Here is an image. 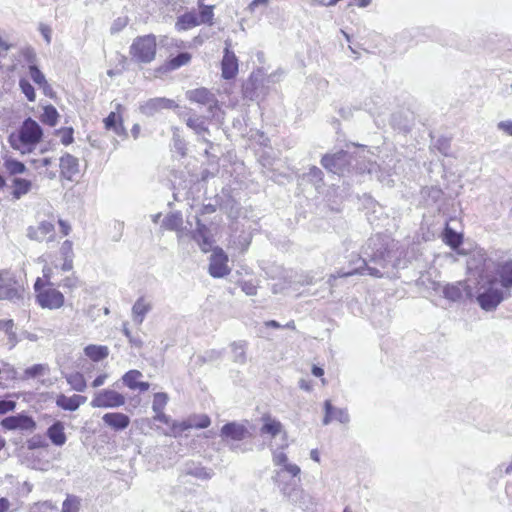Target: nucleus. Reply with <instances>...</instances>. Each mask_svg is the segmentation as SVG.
<instances>
[{
	"label": "nucleus",
	"instance_id": "nucleus-63",
	"mask_svg": "<svg viewBox=\"0 0 512 512\" xmlns=\"http://www.w3.org/2000/svg\"><path fill=\"white\" fill-rule=\"evenodd\" d=\"M73 257L64 258V263L62 264L63 271H70L73 268Z\"/></svg>",
	"mask_w": 512,
	"mask_h": 512
},
{
	"label": "nucleus",
	"instance_id": "nucleus-51",
	"mask_svg": "<svg viewBox=\"0 0 512 512\" xmlns=\"http://www.w3.org/2000/svg\"><path fill=\"white\" fill-rule=\"evenodd\" d=\"M165 226L170 229H177L182 225V216L180 213H173L166 217Z\"/></svg>",
	"mask_w": 512,
	"mask_h": 512
},
{
	"label": "nucleus",
	"instance_id": "nucleus-5",
	"mask_svg": "<svg viewBox=\"0 0 512 512\" xmlns=\"http://www.w3.org/2000/svg\"><path fill=\"white\" fill-rule=\"evenodd\" d=\"M353 160L354 157L352 154L341 150L331 155H324L321 159V164L329 172L344 175L345 172L349 171Z\"/></svg>",
	"mask_w": 512,
	"mask_h": 512
},
{
	"label": "nucleus",
	"instance_id": "nucleus-60",
	"mask_svg": "<svg viewBox=\"0 0 512 512\" xmlns=\"http://www.w3.org/2000/svg\"><path fill=\"white\" fill-rule=\"evenodd\" d=\"M423 194L428 193V195H431L434 199H438L441 195V190L435 187L431 188H424L422 191Z\"/></svg>",
	"mask_w": 512,
	"mask_h": 512
},
{
	"label": "nucleus",
	"instance_id": "nucleus-44",
	"mask_svg": "<svg viewBox=\"0 0 512 512\" xmlns=\"http://www.w3.org/2000/svg\"><path fill=\"white\" fill-rule=\"evenodd\" d=\"M308 180L312 182L316 187L323 181V172L320 168L316 166L310 167L308 173L306 174Z\"/></svg>",
	"mask_w": 512,
	"mask_h": 512
},
{
	"label": "nucleus",
	"instance_id": "nucleus-40",
	"mask_svg": "<svg viewBox=\"0 0 512 512\" xmlns=\"http://www.w3.org/2000/svg\"><path fill=\"white\" fill-rule=\"evenodd\" d=\"M4 166L11 175L23 174L26 171L25 164L16 159H6Z\"/></svg>",
	"mask_w": 512,
	"mask_h": 512
},
{
	"label": "nucleus",
	"instance_id": "nucleus-22",
	"mask_svg": "<svg viewBox=\"0 0 512 512\" xmlns=\"http://www.w3.org/2000/svg\"><path fill=\"white\" fill-rule=\"evenodd\" d=\"M79 162L76 157L71 154H65L60 158V171L62 176L71 180L79 171Z\"/></svg>",
	"mask_w": 512,
	"mask_h": 512
},
{
	"label": "nucleus",
	"instance_id": "nucleus-55",
	"mask_svg": "<svg viewBox=\"0 0 512 512\" xmlns=\"http://www.w3.org/2000/svg\"><path fill=\"white\" fill-rule=\"evenodd\" d=\"M241 289L248 296H254L257 294V286L252 281H245L241 283Z\"/></svg>",
	"mask_w": 512,
	"mask_h": 512
},
{
	"label": "nucleus",
	"instance_id": "nucleus-24",
	"mask_svg": "<svg viewBox=\"0 0 512 512\" xmlns=\"http://www.w3.org/2000/svg\"><path fill=\"white\" fill-rule=\"evenodd\" d=\"M20 299H22V293L18 289L12 287L3 277V273L0 272V300L16 302Z\"/></svg>",
	"mask_w": 512,
	"mask_h": 512
},
{
	"label": "nucleus",
	"instance_id": "nucleus-10",
	"mask_svg": "<svg viewBox=\"0 0 512 512\" xmlns=\"http://www.w3.org/2000/svg\"><path fill=\"white\" fill-rule=\"evenodd\" d=\"M228 257L220 248L213 250L209 263V274L214 278H221L229 274L230 269L227 265Z\"/></svg>",
	"mask_w": 512,
	"mask_h": 512
},
{
	"label": "nucleus",
	"instance_id": "nucleus-30",
	"mask_svg": "<svg viewBox=\"0 0 512 512\" xmlns=\"http://www.w3.org/2000/svg\"><path fill=\"white\" fill-rule=\"evenodd\" d=\"M246 348L245 341H237L231 344L232 360L236 364L243 365L246 362Z\"/></svg>",
	"mask_w": 512,
	"mask_h": 512
},
{
	"label": "nucleus",
	"instance_id": "nucleus-20",
	"mask_svg": "<svg viewBox=\"0 0 512 512\" xmlns=\"http://www.w3.org/2000/svg\"><path fill=\"white\" fill-rule=\"evenodd\" d=\"M87 401V397L74 394L70 397L60 394L56 398V405L66 411H76L82 404Z\"/></svg>",
	"mask_w": 512,
	"mask_h": 512
},
{
	"label": "nucleus",
	"instance_id": "nucleus-11",
	"mask_svg": "<svg viewBox=\"0 0 512 512\" xmlns=\"http://www.w3.org/2000/svg\"><path fill=\"white\" fill-rule=\"evenodd\" d=\"M231 41H225L224 55L221 62L222 77L226 80L233 79L238 73V58L230 49Z\"/></svg>",
	"mask_w": 512,
	"mask_h": 512
},
{
	"label": "nucleus",
	"instance_id": "nucleus-49",
	"mask_svg": "<svg viewBox=\"0 0 512 512\" xmlns=\"http://www.w3.org/2000/svg\"><path fill=\"white\" fill-rule=\"evenodd\" d=\"M173 147L181 156L186 154V143L178 134V129L173 134Z\"/></svg>",
	"mask_w": 512,
	"mask_h": 512
},
{
	"label": "nucleus",
	"instance_id": "nucleus-38",
	"mask_svg": "<svg viewBox=\"0 0 512 512\" xmlns=\"http://www.w3.org/2000/svg\"><path fill=\"white\" fill-rule=\"evenodd\" d=\"M118 122V116L116 114V112H111L105 119H104V124H105V128L110 130H114V132L117 134V135H121L123 134L124 132V128L122 126V123H117Z\"/></svg>",
	"mask_w": 512,
	"mask_h": 512
},
{
	"label": "nucleus",
	"instance_id": "nucleus-58",
	"mask_svg": "<svg viewBox=\"0 0 512 512\" xmlns=\"http://www.w3.org/2000/svg\"><path fill=\"white\" fill-rule=\"evenodd\" d=\"M498 130L502 131L503 133L512 136V121L511 120H505L500 121L497 124Z\"/></svg>",
	"mask_w": 512,
	"mask_h": 512
},
{
	"label": "nucleus",
	"instance_id": "nucleus-8",
	"mask_svg": "<svg viewBox=\"0 0 512 512\" xmlns=\"http://www.w3.org/2000/svg\"><path fill=\"white\" fill-rule=\"evenodd\" d=\"M261 423L262 425L259 432L262 437H267L272 440L278 436H281V439L284 442L287 441V432L283 424L271 414H263L261 417Z\"/></svg>",
	"mask_w": 512,
	"mask_h": 512
},
{
	"label": "nucleus",
	"instance_id": "nucleus-19",
	"mask_svg": "<svg viewBox=\"0 0 512 512\" xmlns=\"http://www.w3.org/2000/svg\"><path fill=\"white\" fill-rule=\"evenodd\" d=\"M103 422L115 431H122L130 424V418L124 413L110 412L102 417Z\"/></svg>",
	"mask_w": 512,
	"mask_h": 512
},
{
	"label": "nucleus",
	"instance_id": "nucleus-23",
	"mask_svg": "<svg viewBox=\"0 0 512 512\" xmlns=\"http://www.w3.org/2000/svg\"><path fill=\"white\" fill-rule=\"evenodd\" d=\"M47 437L50 439V441L58 447L63 446L66 441L67 437L65 434V426L64 423L61 421H55L46 432Z\"/></svg>",
	"mask_w": 512,
	"mask_h": 512
},
{
	"label": "nucleus",
	"instance_id": "nucleus-13",
	"mask_svg": "<svg viewBox=\"0 0 512 512\" xmlns=\"http://www.w3.org/2000/svg\"><path fill=\"white\" fill-rule=\"evenodd\" d=\"M55 226L49 221H42L37 226H30L27 229V237L31 240L42 242L44 240L54 241Z\"/></svg>",
	"mask_w": 512,
	"mask_h": 512
},
{
	"label": "nucleus",
	"instance_id": "nucleus-48",
	"mask_svg": "<svg viewBox=\"0 0 512 512\" xmlns=\"http://www.w3.org/2000/svg\"><path fill=\"white\" fill-rule=\"evenodd\" d=\"M73 128L65 127L57 130V134L60 136L61 143L64 145H69L73 142Z\"/></svg>",
	"mask_w": 512,
	"mask_h": 512
},
{
	"label": "nucleus",
	"instance_id": "nucleus-50",
	"mask_svg": "<svg viewBox=\"0 0 512 512\" xmlns=\"http://www.w3.org/2000/svg\"><path fill=\"white\" fill-rule=\"evenodd\" d=\"M30 512H56V507L50 501L35 503Z\"/></svg>",
	"mask_w": 512,
	"mask_h": 512
},
{
	"label": "nucleus",
	"instance_id": "nucleus-1",
	"mask_svg": "<svg viewBox=\"0 0 512 512\" xmlns=\"http://www.w3.org/2000/svg\"><path fill=\"white\" fill-rule=\"evenodd\" d=\"M483 283L476 297L481 309L490 312L505 299L511 297L512 291V260L498 262L490 271L489 263H485L482 275Z\"/></svg>",
	"mask_w": 512,
	"mask_h": 512
},
{
	"label": "nucleus",
	"instance_id": "nucleus-7",
	"mask_svg": "<svg viewBox=\"0 0 512 512\" xmlns=\"http://www.w3.org/2000/svg\"><path fill=\"white\" fill-rule=\"evenodd\" d=\"M125 401L126 399L121 393L112 389H102L94 394L90 405L93 408L112 409L123 406Z\"/></svg>",
	"mask_w": 512,
	"mask_h": 512
},
{
	"label": "nucleus",
	"instance_id": "nucleus-2",
	"mask_svg": "<svg viewBox=\"0 0 512 512\" xmlns=\"http://www.w3.org/2000/svg\"><path fill=\"white\" fill-rule=\"evenodd\" d=\"M393 241L387 236L375 235L368 239L367 243L363 246L361 257L357 260L359 266H356L349 271H339L337 274H332L328 283L332 286L336 278L348 277L354 274L370 275L373 277H382L383 273L377 268H385L395 258L392 252Z\"/></svg>",
	"mask_w": 512,
	"mask_h": 512
},
{
	"label": "nucleus",
	"instance_id": "nucleus-4",
	"mask_svg": "<svg viewBox=\"0 0 512 512\" xmlns=\"http://www.w3.org/2000/svg\"><path fill=\"white\" fill-rule=\"evenodd\" d=\"M156 36L144 35L134 39L130 46L129 53L136 63H150L156 56Z\"/></svg>",
	"mask_w": 512,
	"mask_h": 512
},
{
	"label": "nucleus",
	"instance_id": "nucleus-43",
	"mask_svg": "<svg viewBox=\"0 0 512 512\" xmlns=\"http://www.w3.org/2000/svg\"><path fill=\"white\" fill-rule=\"evenodd\" d=\"M140 109L147 116L155 115L160 109V100L158 98L150 99Z\"/></svg>",
	"mask_w": 512,
	"mask_h": 512
},
{
	"label": "nucleus",
	"instance_id": "nucleus-16",
	"mask_svg": "<svg viewBox=\"0 0 512 512\" xmlns=\"http://www.w3.org/2000/svg\"><path fill=\"white\" fill-rule=\"evenodd\" d=\"M325 416L323 424L328 425L331 421L336 420L342 424H347L350 421V416L347 409L336 408L331 404L330 400L324 403Z\"/></svg>",
	"mask_w": 512,
	"mask_h": 512
},
{
	"label": "nucleus",
	"instance_id": "nucleus-21",
	"mask_svg": "<svg viewBox=\"0 0 512 512\" xmlns=\"http://www.w3.org/2000/svg\"><path fill=\"white\" fill-rule=\"evenodd\" d=\"M193 238L203 252H208L212 248L213 241L209 235V229L200 220H197V227L193 233Z\"/></svg>",
	"mask_w": 512,
	"mask_h": 512
},
{
	"label": "nucleus",
	"instance_id": "nucleus-57",
	"mask_svg": "<svg viewBox=\"0 0 512 512\" xmlns=\"http://www.w3.org/2000/svg\"><path fill=\"white\" fill-rule=\"evenodd\" d=\"M16 407V403L11 400H0V414L13 411Z\"/></svg>",
	"mask_w": 512,
	"mask_h": 512
},
{
	"label": "nucleus",
	"instance_id": "nucleus-32",
	"mask_svg": "<svg viewBox=\"0 0 512 512\" xmlns=\"http://www.w3.org/2000/svg\"><path fill=\"white\" fill-rule=\"evenodd\" d=\"M65 379L73 390L77 392H84L86 390V380L81 373L74 372L67 374L65 375Z\"/></svg>",
	"mask_w": 512,
	"mask_h": 512
},
{
	"label": "nucleus",
	"instance_id": "nucleus-15",
	"mask_svg": "<svg viewBox=\"0 0 512 512\" xmlns=\"http://www.w3.org/2000/svg\"><path fill=\"white\" fill-rule=\"evenodd\" d=\"M187 97L192 102L207 105L211 113L214 108H217V100L214 94L206 88L190 90L187 92Z\"/></svg>",
	"mask_w": 512,
	"mask_h": 512
},
{
	"label": "nucleus",
	"instance_id": "nucleus-35",
	"mask_svg": "<svg viewBox=\"0 0 512 512\" xmlns=\"http://www.w3.org/2000/svg\"><path fill=\"white\" fill-rule=\"evenodd\" d=\"M199 8H200V12H199V15H198V18H199V25L200 24H207V25H213V18H214V12H213V9H214V6H211V5H204V4H200L199 5Z\"/></svg>",
	"mask_w": 512,
	"mask_h": 512
},
{
	"label": "nucleus",
	"instance_id": "nucleus-41",
	"mask_svg": "<svg viewBox=\"0 0 512 512\" xmlns=\"http://www.w3.org/2000/svg\"><path fill=\"white\" fill-rule=\"evenodd\" d=\"M186 124L198 135H202L208 132V128L206 127L205 122L201 117H190L187 119Z\"/></svg>",
	"mask_w": 512,
	"mask_h": 512
},
{
	"label": "nucleus",
	"instance_id": "nucleus-6",
	"mask_svg": "<svg viewBox=\"0 0 512 512\" xmlns=\"http://www.w3.org/2000/svg\"><path fill=\"white\" fill-rule=\"evenodd\" d=\"M248 435L246 425L235 421L225 424L220 430V437L232 451H238L240 446L236 442L244 440Z\"/></svg>",
	"mask_w": 512,
	"mask_h": 512
},
{
	"label": "nucleus",
	"instance_id": "nucleus-18",
	"mask_svg": "<svg viewBox=\"0 0 512 512\" xmlns=\"http://www.w3.org/2000/svg\"><path fill=\"white\" fill-rule=\"evenodd\" d=\"M143 374L138 370H129L122 376L123 384L130 390L145 392L150 388V384L142 380Z\"/></svg>",
	"mask_w": 512,
	"mask_h": 512
},
{
	"label": "nucleus",
	"instance_id": "nucleus-59",
	"mask_svg": "<svg viewBox=\"0 0 512 512\" xmlns=\"http://www.w3.org/2000/svg\"><path fill=\"white\" fill-rule=\"evenodd\" d=\"M222 357V353L220 351L211 350L208 351L204 357L205 361H215Z\"/></svg>",
	"mask_w": 512,
	"mask_h": 512
},
{
	"label": "nucleus",
	"instance_id": "nucleus-39",
	"mask_svg": "<svg viewBox=\"0 0 512 512\" xmlns=\"http://www.w3.org/2000/svg\"><path fill=\"white\" fill-rule=\"evenodd\" d=\"M81 499L75 495H67L62 504L61 512H79Z\"/></svg>",
	"mask_w": 512,
	"mask_h": 512
},
{
	"label": "nucleus",
	"instance_id": "nucleus-53",
	"mask_svg": "<svg viewBox=\"0 0 512 512\" xmlns=\"http://www.w3.org/2000/svg\"><path fill=\"white\" fill-rule=\"evenodd\" d=\"M281 491L282 493L284 494L285 497H287L289 500L295 502L297 500V495L299 493H302V490L294 487V488H290L289 485H284L282 488H281Z\"/></svg>",
	"mask_w": 512,
	"mask_h": 512
},
{
	"label": "nucleus",
	"instance_id": "nucleus-37",
	"mask_svg": "<svg viewBox=\"0 0 512 512\" xmlns=\"http://www.w3.org/2000/svg\"><path fill=\"white\" fill-rule=\"evenodd\" d=\"M49 372V366L47 364H35L31 367H28L24 371L25 379H32L39 376H43Z\"/></svg>",
	"mask_w": 512,
	"mask_h": 512
},
{
	"label": "nucleus",
	"instance_id": "nucleus-26",
	"mask_svg": "<svg viewBox=\"0 0 512 512\" xmlns=\"http://www.w3.org/2000/svg\"><path fill=\"white\" fill-rule=\"evenodd\" d=\"M151 310V303L144 297L139 298L132 307L133 321L142 324L146 314Z\"/></svg>",
	"mask_w": 512,
	"mask_h": 512
},
{
	"label": "nucleus",
	"instance_id": "nucleus-29",
	"mask_svg": "<svg viewBox=\"0 0 512 512\" xmlns=\"http://www.w3.org/2000/svg\"><path fill=\"white\" fill-rule=\"evenodd\" d=\"M191 54L188 52H181L177 56L168 60L162 67L165 71H173L182 66L187 65L191 61Z\"/></svg>",
	"mask_w": 512,
	"mask_h": 512
},
{
	"label": "nucleus",
	"instance_id": "nucleus-14",
	"mask_svg": "<svg viewBox=\"0 0 512 512\" xmlns=\"http://www.w3.org/2000/svg\"><path fill=\"white\" fill-rule=\"evenodd\" d=\"M443 295L446 299L452 302L461 301L464 296H471V288L464 281H459L453 284H447L443 288Z\"/></svg>",
	"mask_w": 512,
	"mask_h": 512
},
{
	"label": "nucleus",
	"instance_id": "nucleus-9",
	"mask_svg": "<svg viewBox=\"0 0 512 512\" xmlns=\"http://www.w3.org/2000/svg\"><path fill=\"white\" fill-rule=\"evenodd\" d=\"M64 301V295L50 284L36 295V302L43 309H59L64 305Z\"/></svg>",
	"mask_w": 512,
	"mask_h": 512
},
{
	"label": "nucleus",
	"instance_id": "nucleus-31",
	"mask_svg": "<svg viewBox=\"0 0 512 512\" xmlns=\"http://www.w3.org/2000/svg\"><path fill=\"white\" fill-rule=\"evenodd\" d=\"M29 76L32 79V81L36 85H38L39 88L43 89L45 94H47L48 91L51 89L45 78V75L39 70V68L36 65L29 66Z\"/></svg>",
	"mask_w": 512,
	"mask_h": 512
},
{
	"label": "nucleus",
	"instance_id": "nucleus-42",
	"mask_svg": "<svg viewBox=\"0 0 512 512\" xmlns=\"http://www.w3.org/2000/svg\"><path fill=\"white\" fill-rule=\"evenodd\" d=\"M287 446H288V443L286 441V442H284V444L281 446L280 449L272 450V461L275 466L281 467L283 464H287L288 457L283 451L284 447H287Z\"/></svg>",
	"mask_w": 512,
	"mask_h": 512
},
{
	"label": "nucleus",
	"instance_id": "nucleus-62",
	"mask_svg": "<svg viewBox=\"0 0 512 512\" xmlns=\"http://www.w3.org/2000/svg\"><path fill=\"white\" fill-rule=\"evenodd\" d=\"M10 506L11 504L7 498L0 497V512H9Z\"/></svg>",
	"mask_w": 512,
	"mask_h": 512
},
{
	"label": "nucleus",
	"instance_id": "nucleus-46",
	"mask_svg": "<svg viewBox=\"0 0 512 512\" xmlns=\"http://www.w3.org/2000/svg\"><path fill=\"white\" fill-rule=\"evenodd\" d=\"M19 86L21 88L22 93L26 96V98L29 101L32 102L35 100V98H36L35 90L29 81H27L25 79H21L19 81Z\"/></svg>",
	"mask_w": 512,
	"mask_h": 512
},
{
	"label": "nucleus",
	"instance_id": "nucleus-3",
	"mask_svg": "<svg viewBox=\"0 0 512 512\" xmlns=\"http://www.w3.org/2000/svg\"><path fill=\"white\" fill-rule=\"evenodd\" d=\"M43 130L41 126L32 118L23 121L17 131L8 136V143L12 149L21 154L31 153L36 145L41 141Z\"/></svg>",
	"mask_w": 512,
	"mask_h": 512
},
{
	"label": "nucleus",
	"instance_id": "nucleus-17",
	"mask_svg": "<svg viewBox=\"0 0 512 512\" xmlns=\"http://www.w3.org/2000/svg\"><path fill=\"white\" fill-rule=\"evenodd\" d=\"M1 425L8 430H33L36 426L31 417L25 415L9 416L2 420Z\"/></svg>",
	"mask_w": 512,
	"mask_h": 512
},
{
	"label": "nucleus",
	"instance_id": "nucleus-12",
	"mask_svg": "<svg viewBox=\"0 0 512 512\" xmlns=\"http://www.w3.org/2000/svg\"><path fill=\"white\" fill-rule=\"evenodd\" d=\"M210 423V418L207 415H195L181 423H174L171 428V434L176 437L191 428H207Z\"/></svg>",
	"mask_w": 512,
	"mask_h": 512
},
{
	"label": "nucleus",
	"instance_id": "nucleus-64",
	"mask_svg": "<svg viewBox=\"0 0 512 512\" xmlns=\"http://www.w3.org/2000/svg\"><path fill=\"white\" fill-rule=\"evenodd\" d=\"M47 286L44 284L43 280L41 278H37L34 284V290L36 295L39 294V292L43 289H46Z\"/></svg>",
	"mask_w": 512,
	"mask_h": 512
},
{
	"label": "nucleus",
	"instance_id": "nucleus-28",
	"mask_svg": "<svg viewBox=\"0 0 512 512\" xmlns=\"http://www.w3.org/2000/svg\"><path fill=\"white\" fill-rule=\"evenodd\" d=\"M85 355L94 362H99L109 355V348L104 345L90 344L84 348Z\"/></svg>",
	"mask_w": 512,
	"mask_h": 512
},
{
	"label": "nucleus",
	"instance_id": "nucleus-61",
	"mask_svg": "<svg viewBox=\"0 0 512 512\" xmlns=\"http://www.w3.org/2000/svg\"><path fill=\"white\" fill-rule=\"evenodd\" d=\"M107 377H108L107 374H101V375L97 376L94 379V381L92 382V387L98 388V387L102 386L105 383Z\"/></svg>",
	"mask_w": 512,
	"mask_h": 512
},
{
	"label": "nucleus",
	"instance_id": "nucleus-34",
	"mask_svg": "<svg viewBox=\"0 0 512 512\" xmlns=\"http://www.w3.org/2000/svg\"><path fill=\"white\" fill-rule=\"evenodd\" d=\"M59 114L56 108L52 105H47L43 109V113L40 116L42 123L54 127L58 122Z\"/></svg>",
	"mask_w": 512,
	"mask_h": 512
},
{
	"label": "nucleus",
	"instance_id": "nucleus-27",
	"mask_svg": "<svg viewBox=\"0 0 512 512\" xmlns=\"http://www.w3.org/2000/svg\"><path fill=\"white\" fill-rule=\"evenodd\" d=\"M199 25L198 14L195 11H189L180 15L175 23L177 31H186Z\"/></svg>",
	"mask_w": 512,
	"mask_h": 512
},
{
	"label": "nucleus",
	"instance_id": "nucleus-52",
	"mask_svg": "<svg viewBox=\"0 0 512 512\" xmlns=\"http://www.w3.org/2000/svg\"><path fill=\"white\" fill-rule=\"evenodd\" d=\"M188 473L204 480L210 479L213 475V471L211 469H207L204 467H196L193 470L188 471Z\"/></svg>",
	"mask_w": 512,
	"mask_h": 512
},
{
	"label": "nucleus",
	"instance_id": "nucleus-25",
	"mask_svg": "<svg viewBox=\"0 0 512 512\" xmlns=\"http://www.w3.org/2000/svg\"><path fill=\"white\" fill-rule=\"evenodd\" d=\"M12 192L11 195L14 199L19 200L26 194H28L33 187V184L30 180L20 177H15L12 180Z\"/></svg>",
	"mask_w": 512,
	"mask_h": 512
},
{
	"label": "nucleus",
	"instance_id": "nucleus-54",
	"mask_svg": "<svg viewBox=\"0 0 512 512\" xmlns=\"http://www.w3.org/2000/svg\"><path fill=\"white\" fill-rule=\"evenodd\" d=\"M128 24V18L127 17H118L116 20H114L113 24L111 25L110 31L112 34L120 32L126 25Z\"/></svg>",
	"mask_w": 512,
	"mask_h": 512
},
{
	"label": "nucleus",
	"instance_id": "nucleus-36",
	"mask_svg": "<svg viewBox=\"0 0 512 512\" xmlns=\"http://www.w3.org/2000/svg\"><path fill=\"white\" fill-rule=\"evenodd\" d=\"M290 283L295 285H311L314 283V275L310 272H295L290 276Z\"/></svg>",
	"mask_w": 512,
	"mask_h": 512
},
{
	"label": "nucleus",
	"instance_id": "nucleus-45",
	"mask_svg": "<svg viewBox=\"0 0 512 512\" xmlns=\"http://www.w3.org/2000/svg\"><path fill=\"white\" fill-rule=\"evenodd\" d=\"M445 241L452 248H456L461 244V237L458 233L450 228L445 229Z\"/></svg>",
	"mask_w": 512,
	"mask_h": 512
},
{
	"label": "nucleus",
	"instance_id": "nucleus-33",
	"mask_svg": "<svg viewBox=\"0 0 512 512\" xmlns=\"http://www.w3.org/2000/svg\"><path fill=\"white\" fill-rule=\"evenodd\" d=\"M369 166L367 167V173L369 174H375L379 182H381L383 185L386 186H392L394 183V180L391 177V174L384 173L381 168L376 164L369 162Z\"/></svg>",
	"mask_w": 512,
	"mask_h": 512
},
{
	"label": "nucleus",
	"instance_id": "nucleus-47",
	"mask_svg": "<svg viewBox=\"0 0 512 512\" xmlns=\"http://www.w3.org/2000/svg\"><path fill=\"white\" fill-rule=\"evenodd\" d=\"M282 472H286L289 475H291L293 478L297 477L301 473V469L297 464L290 463L289 461L287 464H283L281 466V469L277 471V475L280 476Z\"/></svg>",
	"mask_w": 512,
	"mask_h": 512
},
{
	"label": "nucleus",
	"instance_id": "nucleus-56",
	"mask_svg": "<svg viewBox=\"0 0 512 512\" xmlns=\"http://www.w3.org/2000/svg\"><path fill=\"white\" fill-rule=\"evenodd\" d=\"M60 252L64 258L73 257V245L70 240H66L62 243Z\"/></svg>",
	"mask_w": 512,
	"mask_h": 512
}]
</instances>
